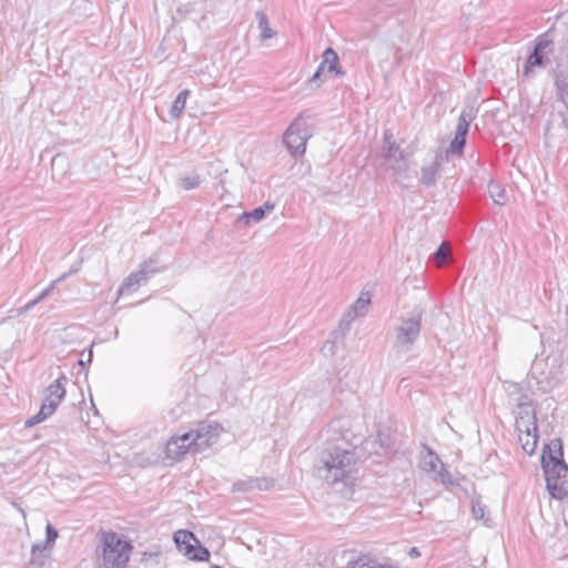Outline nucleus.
Instances as JSON below:
<instances>
[{"mask_svg": "<svg viewBox=\"0 0 568 568\" xmlns=\"http://www.w3.org/2000/svg\"><path fill=\"white\" fill-rule=\"evenodd\" d=\"M561 366V361L559 358H551L550 372L549 375L546 377L548 384H557L559 382L560 376L562 374Z\"/></svg>", "mask_w": 568, "mask_h": 568, "instance_id": "obj_27", "label": "nucleus"}, {"mask_svg": "<svg viewBox=\"0 0 568 568\" xmlns=\"http://www.w3.org/2000/svg\"><path fill=\"white\" fill-rule=\"evenodd\" d=\"M200 176L197 174L181 176L179 184L183 190H192L200 185Z\"/></svg>", "mask_w": 568, "mask_h": 568, "instance_id": "obj_29", "label": "nucleus"}, {"mask_svg": "<svg viewBox=\"0 0 568 568\" xmlns=\"http://www.w3.org/2000/svg\"><path fill=\"white\" fill-rule=\"evenodd\" d=\"M190 95V90L185 89L181 91L175 100L173 101V104L170 110V114L173 119H179L185 108L186 100Z\"/></svg>", "mask_w": 568, "mask_h": 568, "instance_id": "obj_23", "label": "nucleus"}, {"mask_svg": "<svg viewBox=\"0 0 568 568\" xmlns=\"http://www.w3.org/2000/svg\"><path fill=\"white\" fill-rule=\"evenodd\" d=\"M356 469L357 458L355 453L336 445L324 447L318 453L314 464L315 475L331 485L339 481L347 483L348 479L353 478Z\"/></svg>", "mask_w": 568, "mask_h": 568, "instance_id": "obj_1", "label": "nucleus"}, {"mask_svg": "<svg viewBox=\"0 0 568 568\" xmlns=\"http://www.w3.org/2000/svg\"><path fill=\"white\" fill-rule=\"evenodd\" d=\"M271 483L265 478H252L247 483H236L235 488L237 490H251V489H268Z\"/></svg>", "mask_w": 568, "mask_h": 568, "instance_id": "obj_24", "label": "nucleus"}, {"mask_svg": "<svg viewBox=\"0 0 568 568\" xmlns=\"http://www.w3.org/2000/svg\"><path fill=\"white\" fill-rule=\"evenodd\" d=\"M62 381H67V377L61 376L47 387L45 398L41 405L40 410L38 412L37 415L27 419L26 426H34L36 424L45 420L55 412L57 407L59 406L60 402L63 399L65 395V389L62 385Z\"/></svg>", "mask_w": 568, "mask_h": 568, "instance_id": "obj_4", "label": "nucleus"}, {"mask_svg": "<svg viewBox=\"0 0 568 568\" xmlns=\"http://www.w3.org/2000/svg\"><path fill=\"white\" fill-rule=\"evenodd\" d=\"M338 57L336 52L332 48H327L323 53V60L317 68L316 72L310 79L308 83L312 85L315 83L322 75L326 74H342V72L337 69Z\"/></svg>", "mask_w": 568, "mask_h": 568, "instance_id": "obj_14", "label": "nucleus"}, {"mask_svg": "<svg viewBox=\"0 0 568 568\" xmlns=\"http://www.w3.org/2000/svg\"><path fill=\"white\" fill-rule=\"evenodd\" d=\"M152 263V261L143 263L136 272L131 273L121 284L119 294H129L134 292L142 284L146 283L151 275L159 272V267L153 266Z\"/></svg>", "mask_w": 568, "mask_h": 568, "instance_id": "obj_11", "label": "nucleus"}, {"mask_svg": "<svg viewBox=\"0 0 568 568\" xmlns=\"http://www.w3.org/2000/svg\"><path fill=\"white\" fill-rule=\"evenodd\" d=\"M408 555L410 557H418L419 556V551H418V549L416 547H413V548L409 549Z\"/></svg>", "mask_w": 568, "mask_h": 568, "instance_id": "obj_39", "label": "nucleus"}, {"mask_svg": "<svg viewBox=\"0 0 568 568\" xmlns=\"http://www.w3.org/2000/svg\"><path fill=\"white\" fill-rule=\"evenodd\" d=\"M256 17L258 20V29L261 30V40L264 41L273 38L275 32L271 29L267 17L261 11L256 12Z\"/></svg>", "mask_w": 568, "mask_h": 568, "instance_id": "obj_25", "label": "nucleus"}, {"mask_svg": "<svg viewBox=\"0 0 568 568\" xmlns=\"http://www.w3.org/2000/svg\"><path fill=\"white\" fill-rule=\"evenodd\" d=\"M323 351L327 352L331 355L334 354L335 353V344L332 343V342L325 344L324 347H323Z\"/></svg>", "mask_w": 568, "mask_h": 568, "instance_id": "obj_37", "label": "nucleus"}, {"mask_svg": "<svg viewBox=\"0 0 568 568\" xmlns=\"http://www.w3.org/2000/svg\"><path fill=\"white\" fill-rule=\"evenodd\" d=\"M505 389L507 392L509 400L516 405L529 398V396L526 393H524L521 385L518 383L506 382Z\"/></svg>", "mask_w": 568, "mask_h": 568, "instance_id": "obj_22", "label": "nucleus"}, {"mask_svg": "<svg viewBox=\"0 0 568 568\" xmlns=\"http://www.w3.org/2000/svg\"><path fill=\"white\" fill-rule=\"evenodd\" d=\"M221 427L217 424H201L196 429L187 432L192 452L200 453L216 443Z\"/></svg>", "mask_w": 568, "mask_h": 568, "instance_id": "obj_8", "label": "nucleus"}, {"mask_svg": "<svg viewBox=\"0 0 568 568\" xmlns=\"http://www.w3.org/2000/svg\"><path fill=\"white\" fill-rule=\"evenodd\" d=\"M443 155L437 154L433 161L425 163L420 169V183L432 186L436 183L439 166L443 162Z\"/></svg>", "mask_w": 568, "mask_h": 568, "instance_id": "obj_17", "label": "nucleus"}, {"mask_svg": "<svg viewBox=\"0 0 568 568\" xmlns=\"http://www.w3.org/2000/svg\"><path fill=\"white\" fill-rule=\"evenodd\" d=\"M44 549L45 548H43V542L42 544H34L32 546V549H31L32 561H36L38 552H42Z\"/></svg>", "mask_w": 568, "mask_h": 568, "instance_id": "obj_33", "label": "nucleus"}, {"mask_svg": "<svg viewBox=\"0 0 568 568\" xmlns=\"http://www.w3.org/2000/svg\"><path fill=\"white\" fill-rule=\"evenodd\" d=\"M450 255V248L447 243H442L434 254L435 262L438 266H443Z\"/></svg>", "mask_w": 568, "mask_h": 568, "instance_id": "obj_28", "label": "nucleus"}, {"mask_svg": "<svg viewBox=\"0 0 568 568\" xmlns=\"http://www.w3.org/2000/svg\"><path fill=\"white\" fill-rule=\"evenodd\" d=\"M420 333V314L400 320L396 328L395 347L402 351H409Z\"/></svg>", "mask_w": 568, "mask_h": 568, "instance_id": "obj_9", "label": "nucleus"}, {"mask_svg": "<svg viewBox=\"0 0 568 568\" xmlns=\"http://www.w3.org/2000/svg\"><path fill=\"white\" fill-rule=\"evenodd\" d=\"M153 556H158V554H148V552H144V554H143V558H142V560L144 561V560H146V557H150V558H151V557H153Z\"/></svg>", "mask_w": 568, "mask_h": 568, "instance_id": "obj_40", "label": "nucleus"}, {"mask_svg": "<svg viewBox=\"0 0 568 568\" xmlns=\"http://www.w3.org/2000/svg\"><path fill=\"white\" fill-rule=\"evenodd\" d=\"M475 110L473 106L465 108L458 119L456 126V134L454 140L450 142L447 153L462 154L466 143V135L468 132L469 124L474 119Z\"/></svg>", "mask_w": 568, "mask_h": 568, "instance_id": "obj_10", "label": "nucleus"}, {"mask_svg": "<svg viewBox=\"0 0 568 568\" xmlns=\"http://www.w3.org/2000/svg\"><path fill=\"white\" fill-rule=\"evenodd\" d=\"M516 406L518 408L516 417V429H528V427L535 429L537 426V419L531 399L527 398Z\"/></svg>", "mask_w": 568, "mask_h": 568, "instance_id": "obj_16", "label": "nucleus"}, {"mask_svg": "<svg viewBox=\"0 0 568 568\" xmlns=\"http://www.w3.org/2000/svg\"><path fill=\"white\" fill-rule=\"evenodd\" d=\"M488 192L490 197L493 199L494 203L498 205H504L507 202V194L506 190L497 184V183H490L488 185Z\"/></svg>", "mask_w": 568, "mask_h": 568, "instance_id": "obj_26", "label": "nucleus"}, {"mask_svg": "<svg viewBox=\"0 0 568 568\" xmlns=\"http://www.w3.org/2000/svg\"><path fill=\"white\" fill-rule=\"evenodd\" d=\"M418 468L427 474L434 481L445 487L458 485L450 473L446 469L439 456L428 446L422 445L419 453Z\"/></svg>", "mask_w": 568, "mask_h": 568, "instance_id": "obj_3", "label": "nucleus"}, {"mask_svg": "<svg viewBox=\"0 0 568 568\" xmlns=\"http://www.w3.org/2000/svg\"><path fill=\"white\" fill-rule=\"evenodd\" d=\"M92 359V351L89 349L87 359H84V353L81 354V358L79 359V365L84 366L85 363H90Z\"/></svg>", "mask_w": 568, "mask_h": 568, "instance_id": "obj_36", "label": "nucleus"}, {"mask_svg": "<svg viewBox=\"0 0 568 568\" xmlns=\"http://www.w3.org/2000/svg\"><path fill=\"white\" fill-rule=\"evenodd\" d=\"M552 51V42L549 40H540L537 42L534 51L527 59L524 74L529 75L534 67H544L548 61V54Z\"/></svg>", "mask_w": 568, "mask_h": 568, "instance_id": "obj_12", "label": "nucleus"}, {"mask_svg": "<svg viewBox=\"0 0 568 568\" xmlns=\"http://www.w3.org/2000/svg\"><path fill=\"white\" fill-rule=\"evenodd\" d=\"M132 546L114 531H103L97 552V568H125Z\"/></svg>", "mask_w": 568, "mask_h": 568, "instance_id": "obj_2", "label": "nucleus"}, {"mask_svg": "<svg viewBox=\"0 0 568 568\" xmlns=\"http://www.w3.org/2000/svg\"><path fill=\"white\" fill-rule=\"evenodd\" d=\"M471 513L476 519L485 518V505H483L479 498H474L471 500Z\"/></svg>", "mask_w": 568, "mask_h": 568, "instance_id": "obj_30", "label": "nucleus"}, {"mask_svg": "<svg viewBox=\"0 0 568 568\" xmlns=\"http://www.w3.org/2000/svg\"><path fill=\"white\" fill-rule=\"evenodd\" d=\"M557 84L561 94H568V87L564 82H558Z\"/></svg>", "mask_w": 568, "mask_h": 568, "instance_id": "obj_38", "label": "nucleus"}, {"mask_svg": "<svg viewBox=\"0 0 568 568\" xmlns=\"http://www.w3.org/2000/svg\"><path fill=\"white\" fill-rule=\"evenodd\" d=\"M371 302V294L368 292H362L358 298L349 306L347 312L343 315L341 324L349 326L355 318L364 316L368 311Z\"/></svg>", "mask_w": 568, "mask_h": 568, "instance_id": "obj_15", "label": "nucleus"}, {"mask_svg": "<svg viewBox=\"0 0 568 568\" xmlns=\"http://www.w3.org/2000/svg\"><path fill=\"white\" fill-rule=\"evenodd\" d=\"M273 210H274V204L266 202L263 206L256 207L251 212H244L239 217V222L244 221L245 224H250L251 222L257 223L264 219L266 213H270Z\"/></svg>", "mask_w": 568, "mask_h": 568, "instance_id": "obj_20", "label": "nucleus"}, {"mask_svg": "<svg viewBox=\"0 0 568 568\" xmlns=\"http://www.w3.org/2000/svg\"><path fill=\"white\" fill-rule=\"evenodd\" d=\"M189 439L186 433L180 436H172L165 445V457L172 460H180L187 452H192Z\"/></svg>", "mask_w": 568, "mask_h": 568, "instance_id": "obj_13", "label": "nucleus"}, {"mask_svg": "<svg viewBox=\"0 0 568 568\" xmlns=\"http://www.w3.org/2000/svg\"><path fill=\"white\" fill-rule=\"evenodd\" d=\"M40 301H37V297L29 303H27L22 308L19 310V314L26 313L31 310L34 305H37Z\"/></svg>", "mask_w": 568, "mask_h": 568, "instance_id": "obj_35", "label": "nucleus"}, {"mask_svg": "<svg viewBox=\"0 0 568 568\" xmlns=\"http://www.w3.org/2000/svg\"><path fill=\"white\" fill-rule=\"evenodd\" d=\"M384 150L386 156L395 162H402L405 158L399 145L393 140V133L390 131H385L384 133Z\"/></svg>", "mask_w": 568, "mask_h": 568, "instance_id": "obj_19", "label": "nucleus"}, {"mask_svg": "<svg viewBox=\"0 0 568 568\" xmlns=\"http://www.w3.org/2000/svg\"><path fill=\"white\" fill-rule=\"evenodd\" d=\"M393 170H394L395 174L402 175L403 173H405L408 170V165L406 163H402V164H398L397 166L394 165Z\"/></svg>", "mask_w": 568, "mask_h": 568, "instance_id": "obj_34", "label": "nucleus"}, {"mask_svg": "<svg viewBox=\"0 0 568 568\" xmlns=\"http://www.w3.org/2000/svg\"><path fill=\"white\" fill-rule=\"evenodd\" d=\"M547 489L551 497L556 499H564L568 496V485L566 478L546 479Z\"/></svg>", "mask_w": 568, "mask_h": 568, "instance_id": "obj_21", "label": "nucleus"}, {"mask_svg": "<svg viewBox=\"0 0 568 568\" xmlns=\"http://www.w3.org/2000/svg\"><path fill=\"white\" fill-rule=\"evenodd\" d=\"M59 281H60V278H59V280H57V281H53V282H52V283H51L47 288H44V290H43V291H42V292L37 296V301H40V302H41L42 300H44V298H45V297H47V296H48V295L53 291V288H54V286H55V283H57V282H59Z\"/></svg>", "mask_w": 568, "mask_h": 568, "instance_id": "obj_32", "label": "nucleus"}, {"mask_svg": "<svg viewBox=\"0 0 568 568\" xmlns=\"http://www.w3.org/2000/svg\"><path fill=\"white\" fill-rule=\"evenodd\" d=\"M517 430L523 450L528 455H532L537 448L538 442L537 427L535 429L528 427V429L524 428Z\"/></svg>", "mask_w": 568, "mask_h": 568, "instance_id": "obj_18", "label": "nucleus"}, {"mask_svg": "<svg viewBox=\"0 0 568 568\" xmlns=\"http://www.w3.org/2000/svg\"><path fill=\"white\" fill-rule=\"evenodd\" d=\"M311 133L307 130V123L302 118H296L287 128L284 134V143L294 155H302L306 149V142Z\"/></svg>", "mask_w": 568, "mask_h": 568, "instance_id": "obj_6", "label": "nucleus"}, {"mask_svg": "<svg viewBox=\"0 0 568 568\" xmlns=\"http://www.w3.org/2000/svg\"><path fill=\"white\" fill-rule=\"evenodd\" d=\"M544 452L541 462L545 479L566 478L568 466L562 459V448L559 439L551 440Z\"/></svg>", "mask_w": 568, "mask_h": 568, "instance_id": "obj_5", "label": "nucleus"}, {"mask_svg": "<svg viewBox=\"0 0 568 568\" xmlns=\"http://www.w3.org/2000/svg\"><path fill=\"white\" fill-rule=\"evenodd\" d=\"M47 540L43 542V548H51L58 538V531L50 524L45 528Z\"/></svg>", "mask_w": 568, "mask_h": 568, "instance_id": "obj_31", "label": "nucleus"}, {"mask_svg": "<svg viewBox=\"0 0 568 568\" xmlns=\"http://www.w3.org/2000/svg\"><path fill=\"white\" fill-rule=\"evenodd\" d=\"M174 542L181 552L192 560H207L210 551L199 544L191 531L179 530L174 534Z\"/></svg>", "mask_w": 568, "mask_h": 568, "instance_id": "obj_7", "label": "nucleus"}]
</instances>
